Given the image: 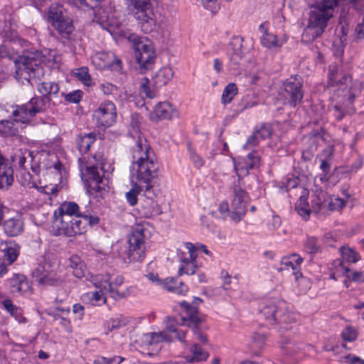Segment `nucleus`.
Wrapping results in <instances>:
<instances>
[{
	"mask_svg": "<svg viewBox=\"0 0 364 364\" xmlns=\"http://www.w3.org/2000/svg\"><path fill=\"white\" fill-rule=\"evenodd\" d=\"M97 287L100 288V290L97 291H95L92 294V299L95 301H100V300L103 301V303L105 304L107 301L106 297L105 296V294L107 293L108 291H106L104 289V284L102 282H100L99 285L95 284Z\"/></svg>",
	"mask_w": 364,
	"mask_h": 364,
	"instance_id": "052dcab7",
	"label": "nucleus"
},
{
	"mask_svg": "<svg viewBox=\"0 0 364 364\" xmlns=\"http://www.w3.org/2000/svg\"><path fill=\"white\" fill-rule=\"evenodd\" d=\"M340 252L342 257L341 259L343 262L346 261L348 262L355 263L360 259L358 254L349 247H341Z\"/></svg>",
	"mask_w": 364,
	"mask_h": 364,
	"instance_id": "79ce46f5",
	"label": "nucleus"
},
{
	"mask_svg": "<svg viewBox=\"0 0 364 364\" xmlns=\"http://www.w3.org/2000/svg\"><path fill=\"white\" fill-rule=\"evenodd\" d=\"M281 263L282 265L287 268L291 267V269L293 270V274L295 275L296 279L299 277V276L301 275L299 270L296 272V266H294L293 257H291V255L289 257H283L281 260Z\"/></svg>",
	"mask_w": 364,
	"mask_h": 364,
	"instance_id": "bf43d9fd",
	"label": "nucleus"
},
{
	"mask_svg": "<svg viewBox=\"0 0 364 364\" xmlns=\"http://www.w3.org/2000/svg\"><path fill=\"white\" fill-rule=\"evenodd\" d=\"M218 210L220 213L221 214L222 218H226L228 215L230 216L231 208L230 209L227 201H223L221 203H220Z\"/></svg>",
	"mask_w": 364,
	"mask_h": 364,
	"instance_id": "338daca9",
	"label": "nucleus"
},
{
	"mask_svg": "<svg viewBox=\"0 0 364 364\" xmlns=\"http://www.w3.org/2000/svg\"><path fill=\"white\" fill-rule=\"evenodd\" d=\"M191 352L192 353L193 356L191 358L187 357V360L190 363L205 360L208 357V353L204 351L198 344L196 343L191 348Z\"/></svg>",
	"mask_w": 364,
	"mask_h": 364,
	"instance_id": "f704fd0d",
	"label": "nucleus"
},
{
	"mask_svg": "<svg viewBox=\"0 0 364 364\" xmlns=\"http://www.w3.org/2000/svg\"><path fill=\"white\" fill-rule=\"evenodd\" d=\"M70 267L73 269V274L77 278L86 277L87 274H89L86 265L77 255H75L70 257Z\"/></svg>",
	"mask_w": 364,
	"mask_h": 364,
	"instance_id": "a878e982",
	"label": "nucleus"
},
{
	"mask_svg": "<svg viewBox=\"0 0 364 364\" xmlns=\"http://www.w3.org/2000/svg\"><path fill=\"white\" fill-rule=\"evenodd\" d=\"M346 277L353 282H364V277L363 276V273L360 272H351L350 270V272L348 273Z\"/></svg>",
	"mask_w": 364,
	"mask_h": 364,
	"instance_id": "774afa93",
	"label": "nucleus"
},
{
	"mask_svg": "<svg viewBox=\"0 0 364 364\" xmlns=\"http://www.w3.org/2000/svg\"><path fill=\"white\" fill-rule=\"evenodd\" d=\"M260 42L264 47L267 48L281 46V44L278 42L277 36L270 33H266V35H262L260 38Z\"/></svg>",
	"mask_w": 364,
	"mask_h": 364,
	"instance_id": "a18cd8bd",
	"label": "nucleus"
},
{
	"mask_svg": "<svg viewBox=\"0 0 364 364\" xmlns=\"http://www.w3.org/2000/svg\"><path fill=\"white\" fill-rule=\"evenodd\" d=\"M18 252L16 248L5 243L0 244V259L7 264H11L17 258Z\"/></svg>",
	"mask_w": 364,
	"mask_h": 364,
	"instance_id": "c85d7f7f",
	"label": "nucleus"
},
{
	"mask_svg": "<svg viewBox=\"0 0 364 364\" xmlns=\"http://www.w3.org/2000/svg\"><path fill=\"white\" fill-rule=\"evenodd\" d=\"M95 60H98L99 65L102 69L117 70L121 68V60L111 51L101 52L96 55Z\"/></svg>",
	"mask_w": 364,
	"mask_h": 364,
	"instance_id": "6ab92c4d",
	"label": "nucleus"
},
{
	"mask_svg": "<svg viewBox=\"0 0 364 364\" xmlns=\"http://www.w3.org/2000/svg\"><path fill=\"white\" fill-rule=\"evenodd\" d=\"M107 180L105 179L104 182H94L89 183L90 192L94 194L96 193L95 197L103 198L104 195L107 193Z\"/></svg>",
	"mask_w": 364,
	"mask_h": 364,
	"instance_id": "c03bdc74",
	"label": "nucleus"
},
{
	"mask_svg": "<svg viewBox=\"0 0 364 364\" xmlns=\"http://www.w3.org/2000/svg\"><path fill=\"white\" fill-rule=\"evenodd\" d=\"M10 291L14 294H22L29 289L26 277L21 274H15L9 279Z\"/></svg>",
	"mask_w": 364,
	"mask_h": 364,
	"instance_id": "b1692460",
	"label": "nucleus"
},
{
	"mask_svg": "<svg viewBox=\"0 0 364 364\" xmlns=\"http://www.w3.org/2000/svg\"><path fill=\"white\" fill-rule=\"evenodd\" d=\"M117 119V109L110 100L101 102L92 114V119L98 128L106 129L112 126Z\"/></svg>",
	"mask_w": 364,
	"mask_h": 364,
	"instance_id": "9b49d317",
	"label": "nucleus"
},
{
	"mask_svg": "<svg viewBox=\"0 0 364 364\" xmlns=\"http://www.w3.org/2000/svg\"><path fill=\"white\" fill-rule=\"evenodd\" d=\"M295 210L299 215L306 219L309 216L311 210L309 208L306 197L301 196L299 198V200L295 204Z\"/></svg>",
	"mask_w": 364,
	"mask_h": 364,
	"instance_id": "ea45409f",
	"label": "nucleus"
},
{
	"mask_svg": "<svg viewBox=\"0 0 364 364\" xmlns=\"http://www.w3.org/2000/svg\"><path fill=\"white\" fill-rule=\"evenodd\" d=\"M332 269L334 272H337L338 277L346 276L350 272V269L345 266L344 262L341 259H336L332 262Z\"/></svg>",
	"mask_w": 364,
	"mask_h": 364,
	"instance_id": "09e8293b",
	"label": "nucleus"
},
{
	"mask_svg": "<svg viewBox=\"0 0 364 364\" xmlns=\"http://www.w3.org/2000/svg\"><path fill=\"white\" fill-rule=\"evenodd\" d=\"M304 249L310 255H315L321 250L318 238L314 236H308L304 242Z\"/></svg>",
	"mask_w": 364,
	"mask_h": 364,
	"instance_id": "a19ab883",
	"label": "nucleus"
},
{
	"mask_svg": "<svg viewBox=\"0 0 364 364\" xmlns=\"http://www.w3.org/2000/svg\"><path fill=\"white\" fill-rule=\"evenodd\" d=\"M79 219L80 220L81 224H83L80 225L79 227V228L81 229L80 230V235L86 232L87 226L92 227L97 225L100 222V219L97 216L90 214H81V215H79Z\"/></svg>",
	"mask_w": 364,
	"mask_h": 364,
	"instance_id": "473e14b6",
	"label": "nucleus"
},
{
	"mask_svg": "<svg viewBox=\"0 0 364 364\" xmlns=\"http://www.w3.org/2000/svg\"><path fill=\"white\" fill-rule=\"evenodd\" d=\"M243 38L241 37H234L230 41L232 52L230 53V61L235 65L240 63L243 56L242 50Z\"/></svg>",
	"mask_w": 364,
	"mask_h": 364,
	"instance_id": "393cba45",
	"label": "nucleus"
},
{
	"mask_svg": "<svg viewBox=\"0 0 364 364\" xmlns=\"http://www.w3.org/2000/svg\"><path fill=\"white\" fill-rule=\"evenodd\" d=\"M286 97H289L288 104L296 107L302 101L304 93L302 91L301 77L299 75L291 76L284 83Z\"/></svg>",
	"mask_w": 364,
	"mask_h": 364,
	"instance_id": "2eb2a0df",
	"label": "nucleus"
},
{
	"mask_svg": "<svg viewBox=\"0 0 364 364\" xmlns=\"http://www.w3.org/2000/svg\"><path fill=\"white\" fill-rule=\"evenodd\" d=\"M124 360V358L121 356H114L111 358H107L106 357H101L97 361H100L101 364H120Z\"/></svg>",
	"mask_w": 364,
	"mask_h": 364,
	"instance_id": "e2e57ef3",
	"label": "nucleus"
},
{
	"mask_svg": "<svg viewBox=\"0 0 364 364\" xmlns=\"http://www.w3.org/2000/svg\"><path fill=\"white\" fill-rule=\"evenodd\" d=\"M149 79L144 77L142 79L141 84V92L144 94L145 96L149 99H153L155 97V93L151 91L149 87Z\"/></svg>",
	"mask_w": 364,
	"mask_h": 364,
	"instance_id": "680f3d73",
	"label": "nucleus"
},
{
	"mask_svg": "<svg viewBox=\"0 0 364 364\" xmlns=\"http://www.w3.org/2000/svg\"><path fill=\"white\" fill-rule=\"evenodd\" d=\"M261 140L258 135L255 134L253 132L247 139L246 144L244 145L245 149H250L257 146Z\"/></svg>",
	"mask_w": 364,
	"mask_h": 364,
	"instance_id": "0e129e2a",
	"label": "nucleus"
},
{
	"mask_svg": "<svg viewBox=\"0 0 364 364\" xmlns=\"http://www.w3.org/2000/svg\"><path fill=\"white\" fill-rule=\"evenodd\" d=\"M178 322L176 321L175 318H168V320L166 321L165 329L163 331H161V341H167L171 342L173 339H178L182 343H186L184 338L186 336V333L182 331H177L176 323Z\"/></svg>",
	"mask_w": 364,
	"mask_h": 364,
	"instance_id": "a211bd4d",
	"label": "nucleus"
},
{
	"mask_svg": "<svg viewBox=\"0 0 364 364\" xmlns=\"http://www.w3.org/2000/svg\"><path fill=\"white\" fill-rule=\"evenodd\" d=\"M202 299L199 297H194L191 303L183 301L179 303V306L186 314L181 316V325L186 326L191 328L193 333L196 336L197 339L201 343H206L208 341L205 335L200 332L199 326L203 321V318L199 316L198 306L202 303Z\"/></svg>",
	"mask_w": 364,
	"mask_h": 364,
	"instance_id": "6e6552de",
	"label": "nucleus"
},
{
	"mask_svg": "<svg viewBox=\"0 0 364 364\" xmlns=\"http://www.w3.org/2000/svg\"><path fill=\"white\" fill-rule=\"evenodd\" d=\"M133 162L130 172L132 178L146 184V193L156 196L154 191V180L158 178L159 165L148 156V145L145 139L139 137L132 151Z\"/></svg>",
	"mask_w": 364,
	"mask_h": 364,
	"instance_id": "f257e3e1",
	"label": "nucleus"
},
{
	"mask_svg": "<svg viewBox=\"0 0 364 364\" xmlns=\"http://www.w3.org/2000/svg\"><path fill=\"white\" fill-rule=\"evenodd\" d=\"M104 289L108 291L110 296L115 300H119L128 296L130 294L129 289L121 291L120 286L124 282V278L122 276H117L113 281H110L109 275L103 276Z\"/></svg>",
	"mask_w": 364,
	"mask_h": 364,
	"instance_id": "f3484780",
	"label": "nucleus"
},
{
	"mask_svg": "<svg viewBox=\"0 0 364 364\" xmlns=\"http://www.w3.org/2000/svg\"><path fill=\"white\" fill-rule=\"evenodd\" d=\"M37 90L41 95L35 96L25 103L27 108L25 107L23 109L30 114L36 115L45 112L49 108L53 99L58 97L60 87L56 82L43 81L38 83Z\"/></svg>",
	"mask_w": 364,
	"mask_h": 364,
	"instance_id": "39448f33",
	"label": "nucleus"
},
{
	"mask_svg": "<svg viewBox=\"0 0 364 364\" xmlns=\"http://www.w3.org/2000/svg\"><path fill=\"white\" fill-rule=\"evenodd\" d=\"M230 219L235 223H239L245 215L247 204L250 200L248 193L240 185V178L234 182L232 188Z\"/></svg>",
	"mask_w": 364,
	"mask_h": 364,
	"instance_id": "1a4fd4ad",
	"label": "nucleus"
},
{
	"mask_svg": "<svg viewBox=\"0 0 364 364\" xmlns=\"http://www.w3.org/2000/svg\"><path fill=\"white\" fill-rule=\"evenodd\" d=\"M237 94V87L235 83H229L225 87L221 101L223 105L230 103L233 97Z\"/></svg>",
	"mask_w": 364,
	"mask_h": 364,
	"instance_id": "e433bc0d",
	"label": "nucleus"
},
{
	"mask_svg": "<svg viewBox=\"0 0 364 364\" xmlns=\"http://www.w3.org/2000/svg\"><path fill=\"white\" fill-rule=\"evenodd\" d=\"M346 201L340 198H326V213L328 210H341L346 205Z\"/></svg>",
	"mask_w": 364,
	"mask_h": 364,
	"instance_id": "49530a36",
	"label": "nucleus"
},
{
	"mask_svg": "<svg viewBox=\"0 0 364 364\" xmlns=\"http://www.w3.org/2000/svg\"><path fill=\"white\" fill-rule=\"evenodd\" d=\"M75 75L85 85L90 86L92 83L90 75L88 73L87 68L82 67L77 70Z\"/></svg>",
	"mask_w": 364,
	"mask_h": 364,
	"instance_id": "3c124183",
	"label": "nucleus"
},
{
	"mask_svg": "<svg viewBox=\"0 0 364 364\" xmlns=\"http://www.w3.org/2000/svg\"><path fill=\"white\" fill-rule=\"evenodd\" d=\"M341 338L344 341L353 342L357 339L358 331L351 326H347L342 331Z\"/></svg>",
	"mask_w": 364,
	"mask_h": 364,
	"instance_id": "8fccbe9b",
	"label": "nucleus"
},
{
	"mask_svg": "<svg viewBox=\"0 0 364 364\" xmlns=\"http://www.w3.org/2000/svg\"><path fill=\"white\" fill-rule=\"evenodd\" d=\"M60 28H55L59 35L65 39L70 40L72 39L73 33L74 31V26L73 23V20L68 14L63 18V21H60Z\"/></svg>",
	"mask_w": 364,
	"mask_h": 364,
	"instance_id": "7c9ffc66",
	"label": "nucleus"
},
{
	"mask_svg": "<svg viewBox=\"0 0 364 364\" xmlns=\"http://www.w3.org/2000/svg\"><path fill=\"white\" fill-rule=\"evenodd\" d=\"M48 262L38 264L32 272V277L42 285L58 287L62 284L63 280L56 273L50 270Z\"/></svg>",
	"mask_w": 364,
	"mask_h": 364,
	"instance_id": "4468645a",
	"label": "nucleus"
},
{
	"mask_svg": "<svg viewBox=\"0 0 364 364\" xmlns=\"http://www.w3.org/2000/svg\"><path fill=\"white\" fill-rule=\"evenodd\" d=\"M174 73L171 67L169 65L164 66L161 69V82L166 85L173 77Z\"/></svg>",
	"mask_w": 364,
	"mask_h": 364,
	"instance_id": "864d4df0",
	"label": "nucleus"
},
{
	"mask_svg": "<svg viewBox=\"0 0 364 364\" xmlns=\"http://www.w3.org/2000/svg\"><path fill=\"white\" fill-rule=\"evenodd\" d=\"M348 364H364V360L353 354H348L343 357Z\"/></svg>",
	"mask_w": 364,
	"mask_h": 364,
	"instance_id": "69168bd1",
	"label": "nucleus"
},
{
	"mask_svg": "<svg viewBox=\"0 0 364 364\" xmlns=\"http://www.w3.org/2000/svg\"><path fill=\"white\" fill-rule=\"evenodd\" d=\"M254 133L258 135L260 140L269 138L272 133L271 126L268 124H262L255 128Z\"/></svg>",
	"mask_w": 364,
	"mask_h": 364,
	"instance_id": "de8ad7c7",
	"label": "nucleus"
},
{
	"mask_svg": "<svg viewBox=\"0 0 364 364\" xmlns=\"http://www.w3.org/2000/svg\"><path fill=\"white\" fill-rule=\"evenodd\" d=\"M163 288L171 293L178 295H186L188 291V286L181 281L178 277H168L161 280Z\"/></svg>",
	"mask_w": 364,
	"mask_h": 364,
	"instance_id": "aec40b11",
	"label": "nucleus"
},
{
	"mask_svg": "<svg viewBox=\"0 0 364 364\" xmlns=\"http://www.w3.org/2000/svg\"><path fill=\"white\" fill-rule=\"evenodd\" d=\"M363 159L359 156L350 166L343 168V173H356L363 166Z\"/></svg>",
	"mask_w": 364,
	"mask_h": 364,
	"instance_id": "13d9d810",
	"label": "nucleus"
},
{
	"mask_svg": "<svg viewBox=\"0 0 364 364\" xmlns=\"http://www.w3.org/2000/svg\"><path fill=\"white\" fill-rule=\"evenodd\" d=\"M68 14L66 9L61 5H52L48 13V18L54 28H60V21Z\"/></svg>",
	"mask_w": 364,
	"mask_h": 364,
	"instance_id": "5701e85b",
	"label": "nucleus"
},
{
	"mask_svg": "<svg viewBox=\"0 0 364 364\" xmlns=\"http://www.w3.org/2000/svg\"><path fill=\"white\" fill-rule=\"evenodd\" d=\"M128 321L125 317L122 315L117 316L116 318H111L108 322L109 327H111V330L117 329L122 326L127 325Z\"/></svg>",
	"mask_w": 364,
	"mask_h": 364,
	"instance_id": "5fc2aeb1",
	"label": "nucleus"
},
{
	"mask_svg": "<svg viewBox=\"0 0 364 364\" xmlns=\"http://www.w3.org/2000/svg\"><path fill=\"white\" fill-rule=\"evenodd\" d=\"M59 213L71 215L75 217L82 214L80 212L79 205L75 202H65L61 204L59 208Z\"/></svg>",
	"mask_w": 364,
	"mask_h": 364,
	"instance_id": "58836bf2",
	"label": "nucleus"
},
{
	"mask_svg": "<svg viewBox=\"0 0 364 364\" xmlns=\"http://www.w3.org/2000/svg\"><path fill=\"white\" fill-rule=\"evenodd\" d=\"M266 337L264 333L255 332L252 335L254 348L256 350H261L265 344Z\"/></svg>",
	"mask_w": 364,
	"mask_h": 364,
	"instance_id": "6e6d98bb",
	"label": "nucleus"
},
{
	"mask_svg": "<svg viewBox=\"0 0 364 364\" xmlns=\"http://www.w3.org/2000/svg\"><path fill=\"white\" fill-rule=\"evenodd\" d=\"M336 5L337 0H321L311 7L308 23L301 36L302 42L310 43L321 36L333 17Z\"/></svg>",
	"mask_w": 364,
	"mask_h": 364,
	"instance_id": "f03ea898",
	"label": "nucleus"
},
{
	"mask_svg": "<svg viewBox=\"0 0 364 364\" xmlns=\"http://www.w3.org/2000/svg\"><path fill=\"white\" fill-rule=\"evenodd\" d=\"M127 11L141 24L144 29H151L155 26L156 20L154 14L149 9V5L146 0H127Z\"/></svg>",
	"mask_w": 364,
	"mask_h": 364,
	"instance_id": "9d476101",
	"label": "nucleus"
},
{
	"mask_svg": "<svg viewBox=\"0 0 364 364\" xmlns=\"http://www.w3.org/2000/svg\"><path fill=\"white\" fill-rule=\"evenodd\" d=\"M129 41L132 44L134 55L140 73L151 69L155 63L156 53L151 42L145 37L131 35Z\"/></svg>",
	"mask_w": 364,
	"mask_h": 364,
	"instance_id": "423d86ee",
	"label": "nucleus"
},
{
	"mask_svg": "<svg viewBox=\"0 0 364 364\" xmlns=\"http://www.w3.org/2000/svg\"><path fill=\"white\" fill-rule=\"evenodd\" d=\"M282 348L284 350L285 353L289 355H294L299 353L301 347L297 344L292 343L287 337H282L281 341Z\"/></svg>",
	"mask_w": 364,
	"mask_h": 364,
	"instance_id": "4c0bfd02",
	"label": "nucleus"
},
{
	"mask_svg": "<svg viewBox=\"0 0 364 364\" xmlns=\"http://www.w3.org/2000/svg\"><path fill=\"white\" fill-rule=\"evenodd\" d=\"M321 137L320 133L314 131L309 133L308 136H304V141H307L309 146L302 152L301 158L304 161H309L314 158L317 149V140Z\"/></svg>",
	"mask_w": 364,
	"mask_h": 364,
	"instance_id": "4be33fe9",
	"label": "nucleus"
},
{
	"mask_svg": "<svg viewBox=\"0 0 364 364\" xmlns=\"http://www.w3.org/2000/svg\"><path fill=\"white\" fill-rule=\"evenodd\" d=\"M150 231L147 224H137L128 236L127 255L130 261H141L145 257V242Z\"/></svg>",
	"mask_w": 364,
	"mask_h": 364,
	"instance_id": "0eeeda50",
	"label": "nucleus"
},
{
	"mask_svg": "<svg viewBox=\"0 0 364 364\" xmlns=\"http://www.w3.org/2000/svg\"><path fill=\"white\" fill-rule=\"evenodd\" d=\"M4 230L7 235L14 237L23 230V223L19 220L11 218L4 222Z\"/></svg>",
	"mask_w": 364,
	"mask_h": 364,
	"instance_id": "2f4dec72",
	"label": "nucleus"
},
{
	"mask_svg": "<svg viewBox=\"0 0 364 364\" xmlns=\"http://www.w3.org/2000/svg\"><path fill=\"white\" fill-rule=\"evenodd\" d=\"M188 149L190 153V158L194 164V166L198 168L202 167L204 165L203 159L196 153L195 150L191 148L190 144H188Z\"/></svg>",
	"mask_w": 364,
	"mask_h": 364,
	"instance_id": "4d7b16f0",
	"label": "nucleus"
},
{
	"mask_svg": "<svg viewBox=\"0 0 364 364\" xmlns=\"http://www.w3.org/2000/svg\"><path fill=\"white\" fill-rule=\"evenodd\" d=\"M95 141V134L93 132L81 136L77 141V146L80 152L86 153Z\"/></svg>",
	"mask_w": 364,
	"mask_h": 364,
	"instance_id": "72a5a7b5",
	"label": "nucleus"
},
{
	"mask_svg": "<svg viewBox=\"0 0 364 364\" xmlns=\"http://www.w3.org/2000/svg\"><path fill=\"white\" fill-rule=\"evenodd\" d=\"M86 174L89 183L94 182H104V180L105 179L102 176L100 175L98 167L95 166L87 167Z\"/></svg>",
	"mask_w": 364,
	"mask_h": 364,
	"instance_id": "37998d69",
	"label": "nucleus"
},
{
	"mask_svg": "<svg viewBox=\"0 0 364 364\" xmlns=\"http://www.w3.org/2000/svg\"><path fill=\"white\" fill-rule=\"evenodd\" d=\"M27 106L25 104L11 105V115L8 119H0V136L11 140L21 141L23 139L17 123L28 125L31 124V119L36 116L35 114H30L27 110L23 109Z\"/></svg>",
	"mask_w": 364,
	"mask_h": 364,
	"instance_id": "20e7f679",
	"label": "nucleus"
},
{
	"mask_svg": "<svg viewBox=\"0 0 364 364\" xmlns=\"http://www.w3.org/2000/svg\"><path fill=\"white\" fill-rule=\"evenodd\" d=\"M184 247L188 250L189 256L186 257L183 252L180 255L181 265L178 268V276H181L183 274L193 275L198 272V266L196 262V247L191 242H186Z\"/></svg>",
	"mask_w": 364,
	"mask_h": 364,
	"instance_id": "dca6fc26",
	"label": "nucleus"
},
{
	"mask_svg": "<svg viewBox=\"0 0 364 364\" xmlns=\"http://www.w3.org/2000/svg\"><path fill=\"white\" fill-rule=\"evenodd\" d=\"M142 191L141 187L132 179V188L126 193V198L130 205L137 203V196Z\"/></svg>",
	"mask_w": 364,
	"mask_h": 364,
	"instance_id": "c9c22d12",
	"label": "nucleus"
},
{
	"mask_svg": "<svg viewBox=\"0 0 364 364\" xmlns=\"http://www.w3.org/2000/svg\"><path fill=\"white\" fill-rule=\"evenodd\" d=\"M275 328H278L281 331H289L292 329L296 324V318L295 314L290 311L287 304L285 310L279 314Z\"/></svg>",
	"mask_w": 364,
	"mask_h": 364,
	"instance_id": "412c9836",
	"label": "nucleus"
},
{
	"mask_svg": "<svg viewBox=\"0 0 364 364\" xmlns=\"http://www.w3.org/2000/svg\"><path fill=\"white\" fill-rule=\"evenodd\" d=\"M326 198L327 196L326 193L320 191L319 192H316L311 196V206L312 210L316 213H322L323 214L326 213Z\"/></svg>",
	"mask_w": 364,
	"mask_h": 364,
	"instance_id": "cd10ccee",
	"label": "nucleus"
},
{
	"mask_svg": "<svg viewBox=\"0 0 364 364\" xmlns=\"http://www.w3.org/2000/svg\"><path fill=\"white\" fill-rule=\"evenodd\" d=\"M179 117V112L175 105L168 101L161 102V120H172Z\"/></svg>",
	"mask_w": 364,
	"mask_h": 364,
	"instance_id": "c756f323",
	"label": "nucleus"
},
{
	"mask_svg": "<svg viewBox=\"0 0 364 364\" xmlns=\"http://www.w3.org/2000/svg\"><path fill=\"white\" fill-rule=\"evenodd\" d=\"M61 95L64 97L67 102L77 104L81 101L83 92L80 90H77L68 94L62 92Z\"/></svg>",
	"mask_w": 364,
	"mask_h": 364,
	"instance_id": "603ef678",
	"label": "nucleus"
},
{
	"mask_svg": "<svg viewBox=\"0 0 364 364\" xmlns=\"http://www.w3.org/2000/svg\"><path fill=\"white\" fill-rule=\"evenodd\" d=\"M260 157L255 151L250 153L245 159L244 162L241 164V166L238 168V171L244 172L245 174H248L249 170L255 169L259 167Z\"/></svg>",
	"mask_w": 364,
	"mask_h": 364,
	"instance_id": "bb28decb",
	"label": "nucleus"
},
{
	"mask_svg": "<svg viewBox=\"0 0 364 364\" xmlns=\"http://www.w3.org/2000/svg\"><path fill=\"white\" fill-rule=\"evenodd\" d=\"M43 57L38 50L23 51L14 61L17 80L36 83L44 75Z\"/></svg>",
	"mask_w": 364,
	"mask_h": 364,
	"instance_id": "7ed1b4c3",
	"label": "nucleus"
},
{
	"mask_svg": "<svg viewBox=\"0 0 364 364\" xmlns=\"http://www.w3.org/2000/svg\"><path fill=\"white\" fill-rule=\"evenodd\" d=\"M285 305L286 303L282 300L271 299L262 304L259 314L268 325L275 326L279 314L285 310Z\"/></svg>",
	"mask_w": 364,
	"mask_h": 364,
	"instance_id": "f8f14e48",
	"label": "nucleus"
},
{
	"mask_svg": "<svg viewBox=\"0 0 364 364\" xmlns=\"http://www.w3.org/2000/svg\"><path fill=\"white\" fill-rule=\"evenodd\" d=\"M55 224L60 234H63L68 237L80 235V230L81 229L79 227L82 224L79 215L75 217L59 213V215H55Z\"/></svg>",
	"mask_w": 364,
	"mask_h": 364,
	"instance_id": "ddd939ff",
	"label": "nucleus"
}]
</instances>
